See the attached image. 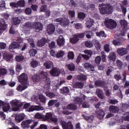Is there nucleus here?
<instances>
[{
	"label": "nucleus",
	"instance_id": "1",
	"mask_svg": "<svg viewBox=\"0 0 129 129\" xmlns=\"http://www.w3.org/2000/svg\"><path fill=\"white\" fill-rule=\"evenodd\" d=\"M101 15H111L113 12V7L110 4H101L99 6Z\"/></svg>",
	"mask_w": 129,
	"mask_h": 129
},
{
	"label": "nucleus",
	"instance_id": "2",
	"mask_svg": "<svg viewBox=\"0 0 129 129\" xmlns=\"http://www.w3.org/2000/svg\"><path fill=\"white\" fill-rule=\"evenodd\" d=\"M85 95H83L81 97H76L74 99V103L76 104H81L82 103V107L83 108H89L90 105L88 103V101L85 100Z\"/></svg>",
	"mask_w": 129,
	"mask_h": 129
},
{
	"label": "nucleus",
	"instance_id": "3",
	"mask_svg": "<svg viewBox=\"0 0 129 129\" xmlns=\"http://www.w3.org/2000/svg\"><path fill=\"white\" fill-rule=\"evenodd\" d=\"M31 123L33 124L30 127ZM37 124H38V122L34 121L33 119H27L24 120L22 122L21 126L24 129H28L29 127H30L31 129H34L35 126H37Z\"/></svg>",
	"mask_w": 129,
	"mask_h": 129
},
{
	"label": "nucleus",
	"instance_id": "4",
	"mask_svg": "<svg viewBox=\"0 0 129 129\" xmlns=\"http://www.w3.org/2000/svg\"><path fill=\"white\" fill-rule=\"evenodd\" d=\"M104 25L106 28L110 29V30H113L115 28H116L117 24L114 20L112 19H109L105 20L104 22Z\"/></svg>",
	"mask_w": 129,
	"mask_h": 129
},
{
	"label": "nucleus",
	"instance_id": "5",
	"mask_svg": "<svg viewBox=\"0 0 129 129\" xmlns=\"http://www.w3.org/2000/svg\"><path fill=\"white\" fill-rule=\"evenodd\" d=\"M23 103L18 102L12 101L11 102V106H12L13 111H19L20 108L23 106Z\"/></svg>",
	"mask_w": 129,
	"mask_h": 129
},
{
	"label": "nucleus",
	"instance_id": "6",
	"mask_svg": "<svg viewBox=\"0 0 129 129\" xmlns=\"http://www.w3.org/2000/svg\"><path fill=\"white\" fill-rule=\"evenodd\" d=\"M18 78V81L22 84H26L28 81V75L25 73H22Z\"/></svg>",
	"mask_w": 129,
	"mask_h": 129
},
{
	"label": "nucleus",
	"instance_id": "7",
	"mask_svg": "<svg viewBox=\"0 0 129 129\" xmlns=\"http://www.w3.org/2000/svg\"><path fill=\"white\" fill-rule=\"evenodd\" d=\"M38 75L39 76L40 80L45 81V82H49L50 79L48 78V73L47 72L42 71L38 74Z\"/></svg>",
	"mask_w": 129,
	"mask_h": 129
},
{
	"label": "nucleus",
	"instance_id": "8",
	"mask_svg": "<svg viewBox=\"0 0 129 129\" xmlns=\"http://www.w3.org/2000/svg\"><path fill=\"white\" fill-rule=\"evenodd\" d=\"M61 124L63 129H73V125L71 122H67L64 121H61Z\"/></svg>",
	"mask_w": 129,
	"mask_h": 129
},
{
	"label": "nucleus",
	"instance_id": "9",
	"mask_svg": "<svg viewBox=\"0 0 129 129\" xmlns=\"http://www.w3.org/2000/svg\"><path fill=\"white\" fill-rule=\"evenodd\" d=\"M95 85L97 87H102V88H104L107 85V84L104 81L99 80L95 82Z\"/></svg>",
	"mask_w": 129,
	"mask_h": 129
},
{
	"label": "nucleus",
	"instance_id": "10",
	"mask_svg": "<svg viewBox=\"0 0 129 129\" xmlns=\"http://www.w3.org/2000/svg\"><path fill=\"white\" fill-rule=\"evenodd\" d=\"M33 29H35L36 32H40L43 30V24L40 22H34L33 23Z\"/></svg>",
	"mask_w": 129,
	"mask_h": 129
},
{
	"label": "nucleus",
	"instance_id": "11",
	"mask_svg": "<svg viewBox=\"0 0 129 129\" xmlns=\"http://www.w3.org/2000/svg\"><path fill=\"white\" fill-rule=\"evenodd\" d=\"M128 51L127 49L123 47H120L117 48V53L119 56H123V55H126Z\"/></svg>",
	"mask_w": 129,
	"mask_h": 129
},
{
	"label": "nucleus",
	"instance_id": "12",
	"mask_svg": "<svg viewBox=\"0 0 129 129\" xmlns=\"http://www.w3.org/2000/svg\"><path fill=\"white\" fill-rule=\"evenodd\" d=\"M55 25L53 24H50L47 26L46 32L48 35H52L55 32Z\"/></svg>",
	"mask_w": 129,
	"mask_h": 129
},
{
	"label": "nucleus",
	"instance_id": "13",
	"mask_svg": "<svg viewBox=\"0 0 129 129\" xmlns=\"http://www.w3.org/2000/svg\"><path fill=\"white\" fill-rule=\"evenodd\" d=\"M13 58H14V55L12 53L5 52L3 54V58L7 62L11 61V60H13Z\"/></svg>",
	"mask_w": 129,
	"mask_h": 129
},
{
	"label": "nucleus",
	"instance_id": "14",
	"mask_svg": "<svg viewBox=\"0 0 129 129\" xmlns=\"http://www.w3.org/2000/svg\"><path fill=\"white\" fill-rule=\"evenodd\" d=\"M60 70L57 68H53L50 71V74L52 76H59L60 75Z\"/></svg>",
	"mask_w": 129,
	"mask_h": 129
},
{
	"label": "nucleus",
	"instance_id": "15",
	"mask_svg": "<svg viewBox=\"0 0 129 129\" xmlns=\"http://www.w3.org/2000/svg\"><path fill=\"white\" fill-rule=\"evenodd\" d=\"M7 28H8V24L6 23L5 19H1L0 20V30L2 31H6Z\"/></svg>",
	"mask_w": 129,
	"mask_h": 129
},
{
	"label": "nucleus",
	"instance_id": "16",
	"mask_svg": "<svg viewBox=\"0 0 129 129\" xmlns=\"http://www.w3.org/2000/svg\"><path fill=\"white\" fill-rule=\"evenodd\" d=\"M20 47V43L17 42H14L9 46V50L10 52H14V49H17Z\"/></svg>",
	"mask_w": 129,
	"mask_h": 129
},
{
	"label": "nucleus",
	"instance_id": "17",
	"mask_svg": "<svg viewBox=\"0 0 129 129\" xmlns=\"http://www.w3.org/2000/svg\"><path fill=\"white\" fill-rule=\"evenodd\" d=\"M122 75L123 77L122 81L125 82L124 88H126V87H128L129 86V81H126V71H123Z\"/></svg>",
	"mask_w": 129,
	"mask_h": 129
},
{
	"label": "nucleus",
	"instance_id": "18",
	"mask_svg": "<svg viewBox=\"0 0 129 129\" xmlns=\"http://www.w3.org/2000/svg\"><path fill=\"white\" fill-rule=\"evenodd\" d=\"M56 43L57 46L59 47H62L65 44V38L63 36H60L57 40Z\"/></svg>",
	"mask_w": 129,
	"mask_h": 129
},
{
	"label": "nucleus",
	"instance_id": "19",
	"mask_svg": "<svg viewBox=\"0 0 129 129\" xmlns=\"http://www.w3.org/2000/svg\"><path fill=\"white\" fill-rule=\"evenodd\" d=\"M46 43H49V40H47L46 38H42L37 42V46L38 47H43L45 46Z\"/></svg>",
	"mask_w": 129,
	"mask_h": 129
},
{
	"label": "nucleus",
	"instance_id": "20",
	"mask_svg": "<svg viewBox=\"0 0 129 129\" xmlns=\"http://www.w3.org/2000/svg\"><path fill=\"white\" fill-rule=\"evenodd\" d=\"M96 114L97 115V116L99 119H102L103 117H104L105 113L102 109H99L96 112Z\"/></svg>",
	"mask_w": 129,
	"mask_h": 129
},
{
	"label": "nucleus",
	"instance_id": "21",
	"mask_svg": "<svg viewBox=\"0 0 129 129\" xmlns=\"http://www.w3.org/2000/svg\"><path fill=\"white\" fill-rule=\"evenodd\" d=\"M96 94H97L98 97L100 99H103V98H104V94L103 93V91L100 89H96Z\"/></svg>",
	"mask_w": 129,
	"mask_h": 129
},
{
	"label": "nucleus",
	"instance_id": "22",
	"mask_svg": "<svg viewBox=\"0 0 129 129\" xmlns=\"http://www.w3.org/2000/svg\"><path fill=\"white\" fill-rule=\"evenodd\" d=\"M83 86H84V83L82 82H77L73 84L74 88L82 89Z\"/></svg>",
	"mask_w": 129,
	"mask_h": 129
},
{
	"label": "nucleus",
	"instance_id": "23",
	"mask_svg": "<svg viewBox=\"0 0 129 129\" xmlns=\"http://www.w3.org/2000/svg\"><path fill=\"white\" fill-rule=\"evenodd\" d=\"M44 108L41 106H32L29 109V111H34V110H43Z\"/></svg>",
	"mask_w": 129,
	"mask_h": 129
},
{
	"label": "nucleus",
	"instance_id": "24",
	"mask_svg": "<svg viewBox=\"0 0 129 129\" xmlns=\"http://www.w3.org/2000/svg\"><path fill=\"white\" fill-rule=\"evenodd\" d=\"M108 58L110 61L115 62V60H116V54L114 52H112L109 53Z\"/></svg>",
	"mask_w": 129,
	"mask_h": 129
},
{
	"label": "nucleus",
	"instance_id": "25",
	"mask_svg": "<svg viewBox=\"0 0 129 129\" xmlns=\"http://www.w3.org/2000/svg\"><path fill=\"white\" fill-rule=\"evenodd\" d=\"M84 67L85 69H89L91 71H95L94 66L89 62H86L84 64Z\"/></svg>",
	"mask_w": 129,
	"mask_h": 129
},
{
	"label": "nucleus",
	"instance_id": "26",
	"mask_svg": "<svg viewBox=\"0 0 129 129\" xmlns=\"http://www.w3.org/2000/svg\"><path fill=\"white\" fill-rule=\"evenodd\" d=\"M25 119V116L22 114H18L15 116V121L16 122H21Z\"/></svg>",
	"mask_w": 129,
	"mask_h": 129
},
{
	"label": "nucleus",
	"instance_id": "27",
	"mask_svg": "<svg viewBox=\"0 0 129 129\" xmlns=\"http://www.w3.org/2000/svg\"><path fill=\"white\" fill-rule=\"evenodd\" d=\"M53 116V113L52 112H47L46 113L45 115L43 117L42 119L44 121H46V120H49V119H51Z\"/></svg>",
	"mask_w": 129,
	"mask_h": 129
},
{
	"label": "nucleus",
	"instance_id": "28",
	"mask_svg": "<svg viewBox=\"0 0 129 129\" xmlns=\"http://www.w3.org/2000/svg\"><path fill=\"white\" fill-rule=\"evenodd\" d=\"M109 111L110 112H112V113H117L119 111V109L118 108V107L112 105L109 107Z\"/></svg>",
	"mask_w": 129,
	"mask_h": 129
},
{
	"label": "nucleus",
	"instance_id": "29",
	"mask_svg": "<svg viewBox=\"0 0 129 129\" xmlns=\"http://www.w3.org/2000/svg\"><path fill=\"white\" fill-rule=\"evenodd\" d=\"M78 41H79V38H78V36L76 34L75 35L73 36V37L71 38L70 39V43H71L73 45H75V44H76V43H77V42H78Z\"/></svg>",
	"mask_w": 129,
	"mask_h": 129
},
{
	"label": "nucleus",
	"instance_id": "30",
	"mask_svg": "<svg viewBox=\"0 0 129 129\" xmlns=\"http://www.w3.org/2000/svg\"><path fill=\"white\" fill-rule=\"evenodd\" d=\"M59 91L61 94H68L70 92V90L67 87H63L59 90Z\"/></svg>",
	"mask_w": 129,
	"mask_h": 129
},
{
	"label": "nucleus",
	"instance_id": "31",
	"mask_svg": "<svg viewBox=\"0 0 129 129\" xmlns=\"http://www.w3.org/2000/svg\"><path fill=\"white\" fill-rule=\"evenodd\" d=\"M67 108L69 110H76L77 109V105L75 103V104L71 103L67 106Z\"/></svg>",
	"mask_w": 129,
	"mask_h": 129
},
{
	"label": "nucleus",
	"instance_id": "32",
	"mask_svg": "<svg viewBox=\"0 0 129 129\" xmlns=\"http://www.w3.org/2000/svg\"><path fill=\"white\" fill-rule=\"evenodd\" d=\"M11 108V105L10 103H5L4 105L2 107V109L4 112H8Z\"/></svg>",
	"mask_w": 129,
	"mask_h": 129
},
{
	"label": "nucleus",
	"instance_id": "33",
	"mask_svg": "<svg viewBox=\"0 0 129 129\" xmlns=\"http://www.w3.org/2000/svg\"><path fill=\"white\" fill-rule=\"evenodd\" d=\"M34 23L28 22H26L25 24L24 25V28H25V29H29V30H31V29H32V28L34 29Z\"/></svg>",
	"mask_w": 129,
	"mask_h": 129
},
{
	"label": "nucleus",
	"instance_id": "34",
	"mask_svg": "<svg viewBox=\"0 0 129 129\" xmlns=\"http://www.w3.org/2000/svg\"><path fill=\"white\" fill-rule=\"evenodd\" d=\"M31 79L34 82H39L41 81L39 74H36L35 75L32 76Z\"/></svg>",
	"mask_w": 129,
	"mask_h": 129
},
{
	"label": "nucleus",
	"instance_id": "35",
	"mask_svg": "<svg viewBox=\"0 0 129 129\" xmlns=\"http://www.w3.org/2000/svg\"><path fill=\"white\" fill-rule=\"evenodd\" d=\"M12 23L13 25L17 26V25H19L20 23H21V20H20V19H19L18 17H13Z\"/></svg>",
	"mask_w": 129,
	"mask_h": 129
},
{
	"label": "nucleus",
	"instance_id": "36",
	"mask_svg": "<svg viewBox=\"0 0 129 129\" xmlns=\"http://www.w3.org/2000/svg\"><path fill=\"white\" fill-rule=\"evenodd\" d=\"M53 65V62L51 61H49L48 62H45L44 63V66L46 68V69H50V68H52Z\"/></svg>",
	"mask_w": 129,
	"mask_h": 129
},
{
	"label": "nucleus",
	"instance_id": "37",
	"mask_svg": "<svg viewBox=\"0 0 129 129\" xmlns=\"http://www.w3.org/2000/svg\"><path fill=\"white\" fill-rule=\"evenodd\" d=\"M116 64L118 69H122V67H123V63L122 62V61H121L119 59H117L116 61Z\"/></svg>",
	"mask_w": 129,
	"mask_h": 129
},
{
	"label": "nucleus",
	"instance_id": "38",
	"mask_svg": "<svg viewBox=\"0 0 129 129\" xmlns=\"http://www.w3.org/2000/svg\"><path fill=\"white\" fill-rule=\"evenodd\" d=\"M8 73V71L5 68H0V78L4 77Z\"/></svg>",
	"mask_w": 129,
	"mask_h": 129
},
{
	"label": "nucleus",
	"instance_id": "39",
	"mask_svg": "<svg viewBox=\"0 0 129 129\" xmlns=\"http://www.w3.org/2000/svg\"><path fill=\"white\" fill-rule=\"evenodd\" d=\"M45 94L46 96L49 97V98H54L55 96H56V94L53 92H51L49 91L45 92Z\"/></svg>",
	"mask_w": 129,
	"mask_h": 129
},
{
	"label": "nucleus",
	"instance_id": "40",
	"mask_svg": "<svg viewBox=\"0 0 129 129\" xmlns=\"http://www.w3.org/2000/svg\"><path fill=\"white\" fill-rule=\"evenodd\" d=\"M27 88H28L27 85L22 86L21 85H19L17 88V90H18V91L21 92L25 90V89H27Z\"/></svg>",
	"mask_w": 129,
	"mask_h": 129
},
{
	"label": "nucleus",
	"instance_id": "41",
	"mask_svg": "<svg viewBox=\"0 0 129 129\" xmlns=\"http://www.w3.org/2000/svg\"><path fill=\"white\" fill-rule=\"evenodd\" d=\"M120 25H121V27L125 29V28L127 27V21L124 20H121L120 21Z\"/></svg>",
	"mask_w": 129,
	"mask_h": 129
},
{
	"label": "nucleus",
	"instance_id": "42",
	"mask_svg": "<svg viewBox=\"0 0 129 129\" xmlns=\"http://www.w3.org/2000/svg\"><path fill=\"white\" fill-rule=\"evenodd\" d=\"M60 25L61 26H63L64 27L68 26V25H69V20L66 18H62V21H61Z\"/></svg>",
	"mask_w": 129,
	"mask_h": 129
},
{
	"label": "nucleus",
	"instance_id": "43",
	"mask_svg": "<svg viewBox=\"0 0 129 129\" xmlns=\"http://www.w3.org/2000/svg\"><path fill=\"white\" fill-rule=\"evenodd\" d=\"M68 69L70 71H75V65L73 63H70L68 64Z\"/></svg>",
	"mask_w": 129,
	"mask_h": 129
},
{
	"label": "nucleus",
	"instance_id": "44",
	"mask_svg": "<svg viewBox=\"0 0 129 129\" xmlns=\"http://www.w3.org/2000/svg\"><path fill=\"white\" fill-rule=\"evenodd\" d=\"M31 67L32 68H36L38 65H39V62L37 61L36 60H32L30 63Z\"/></svg>",
	"mask_w": 129,
	"mask_h": 129
},
{
	"label": "nucleus",
	"instance_id": "45",
	"mask_svg": "<svg viewBox=\"0 0 129 129\" xmlns=\"http://www.w3.org/2000/svg\"><path fill=\"white\" fill-rule=\"evenodd\" d=\"M85 17H86V14L84 12H80L78 14V18L80 20H84Z\"/></svg>",
	"mask_w": 129,
	"mask_h": 129
},
{
	"label": "nucleus",
	"instance_id": "46",
	"mask_svg": "<svg viewBox=\"0 0 129 129\" xmlns=\"http://www.w3.org/2000/svg\"><path fill=\"white\" fill-rule=\"evenodd\" d=\"M17 3L18 4V7H20V8H24L26 6L25 0H19Z\"/></svg>",
	"mask_w": 129,
	"mask_h": 129
},
{
	"label": "nucleus",
	"instance_id": "47",
	"mask_svg": "<svg viewBox=\"0 0 129 129\" xmlns=\"http://www.w3.org/2000/svg\"><path fill=\"white\" fill-rule=\"evenodd\" d=\"M15 58L17 62H21L23 61L24 59H25V57H24V56L22 55H19L16 56Z\"/></svg>",
	"mask_w": 129,
	"mask_h": 129
},
{
	"label": "nucleus",
	"instance_id": "48",
	"mask_svg": "<svg viewBox=\"0 0 129 129\" xmlns=\"http://www.w3.org/2000/svg\"><path fill=\"white\" fill-rule=\"evenodd\" d=\"M77 79L79 80V81H85V80H87V77L85 75H81L78 76Z\"/></svg>",
	"mask_w": 129,
	"mask_h": 129
},
{
	"label": "nucleus",
	"instance_id": "49",
	"mask_svg": "<svg viewBox=\"0 0 129 129\" xmlns=\"http://www.w3.org/2000/svg\"><path fill=\"white\" fill-rule=\"evenodd\" d=\"M93 23H94V21L93 20L90 19V20L87 22V28L90 29L92 26H93Z\"/></svg>",
	"mask_w": 129,
	"mask_h": 129
},
{
	"label": "nucleus",
	"instance_id": "50",
	"mask_svg": "<svg viewBox=\"0 0 129 129\" xmlns=\"http://www.w3.org/2000/svg\"><path fill=\"white\" fill-rule=\"evenodd\" d=\"M29 54L31 57L35 56V55L37 54V49H32L29 50Z\"/></svg>",
	"mask_w": 129,
	"mask_h": 129
},
{
	"label": "nucleus",
	"instance_id": "51",
	"mask_svg": "<svg viewBox=\"0 0 129 129\" xmlns=\"http://www.w3.org/2000/svg\"><path fill=\"white\" fill-rule=\"evenodd\" d=\"M110 45L108 44H106L104 46V50L106 53H109L110 51Z\"/></svg>",
	"mask_w": 129,
	"mask_h": 129
},
{
	"label": "nucleus",
	"instance_id": "52",
	"mask_svg": "<svg viewBox=\"0 0 129 129\" xmlns=\"http://www.w3.org/2000/svg\"><path fill=\"white\" fill-rule=\"evenodd\" d=\"M96 34L98 37H106V35H105V33L103 31L97 32Z\"/></svg>",
	"mask_w": 129,
	"mask_h": 129
},
{
	"label": "nucleus",
	"instance_id": "53",
	"mask_svg": "<svg viewBox=\"0 0 129 129\" xmlns=\"http://www.w3.org/2000/svg\"><path fill=\"white\" fill-rule=\"evenodd\" d=\"M55 103H57V100H50L48 103L49 107L53 106Z\"/></svg>",
	"mask_w": 129,
	"mask_h": 129
},
{
	"label": "nucleus",
	"instance_id": "54",
	"mask_svg": "<svg viewBox=\"0 0 129 129\" xmlns=\"http://www.w3.org/2000/svg\"><path fill=\"white\" fill-rule=\"evenodd\" d=\"M103 89L105 92L106 95H107V96H110V92H109V89H108V86H107V85L103 88Z\"/></svg>",
	"mask_w": 129,
	"mask_h": 129
},
{
	"label": "nucleus",
	"instance_id": "55",
	"mask_svg": "<svg viewBox=\"0 0 129 129\" xmlns=\"http://www.w3.org/2000/svg\"><path fill=\"white\" fill-rule=\"evenodd\" d=\"M101 61V56H98L95 59V62L97 65H99V64H100Z\"/></svg>",
	"mask_w": 129,
	"mask_h": 129
},
{
	"label": "nucleus",
	"instance_id": "56",
	"mask_svg": "<svg viewBox=\"0 0 129 129\" xmlns=\"http://www.w3.org/2000/svg\"><path fill=\"white\" fill-rule=\"evenodd\" d=\"M85 45L86 47H87V48H92L93 46V44L90 41H86Z\"/></svg>",
	"mask_w": 129,
	"mask_h": 129
},
{
	"label": "nucleus",
	"instance_id": "57",
	"mask_svg": "<svg viewBox=\"0 0 129 129\" xmlns=\"http://www.w3.org/2000/svg\"><path fill=\"white\" fill-rule=\"evenodd\" d=\"M6 8V2L5 1H2L0 2V9L5 10Z\"/></svg>",
	"mask_w": 129,
	"mask_h": 129
},
{
	"label": "nucleus",
	"instance_id": "58",
	"mask_svg": "<svg viewBox=\"0 0 129 129\" xmlns=\"http://www.w3.org/2000/svg\"><path fill=\"white\" fill-rule=\"evenodd\" d=\"M39 99L41 101V102H43L45 103L46 102V97H45L43 95H39Z\"/></svg>",
	"mask_w": 129,
	"mask_h": 129
},
{
	"label": "nucleus",
	"instance_id": "59",
	"mask_svg": "<svg viewBox=\"0 0 129 129\" xmlns=\"http://www.w3.org/2000/svg\"><path fill=\"white\" fill-rule=\"evenodd\" d=\"M64 55V51H60L57 53H56V58H62Z\"/></svg>",
	"mask_w": 129,
	"mask_h": 129
},
{
	"label": "nucleus",
	"instance_id": "60",
	"mask_svg": "<svg viewBox=\"0 0 129 129\" xmlns=\"http://www.w3.org/2000/svg\"><path fill=\"white\" fill-rule=\"evenodd\" d=\"M26 15L30 16L32 14V9L30 8H27L25 10Z\"/></svg>",
	"mask_w": 129,
	"mask_h": 129
},
{
	"label": "nucleus",
	"instance_id": "61",
	"mask_svg": "<svg viewBox=\"0 0 129 129\" xmlns=\"http://www.w3.org/2000/svg\"><path fill=\"white\" fill-rule=\"evenodd\" d=\"M108 102L110 103V104H116L118 102V101L117 100L113 99H109Z\"/></svg>",
	"mask_w": 129,
	"mask_h": 129
},
{
	"label": "nucleus",
	"instance_id": "62",
	"mask_svg": "<svg viewBox=\"0 0 129 129\" xmlns=\"http://www.w3.org/2000/svg\"><path fill=\"white\" fill-rule=\"evenodd\" d=\"M114 78L117 81H119V80H121V75L120 74H115L114 76Z\"/></svg>",
	"mask_w": 129,
	"mask_h": 129
},
{
	"label": "nucleus",
	"instance_id": "63",
	"mask_svg": "<svg viewBox=\"0 0 129 129\" xmlns=\"http://www.w3.org/2000/svg\"><path fill=\"white\" fill-rule=\"evenodd\" d=\"M69 59H74V53L72 51L69 52L68 54Z\"/></svg>",
	"mask_w": 129,
	"mask_h": 129
},
{
	"label": "nucleus",
	"instance_id": "64",
	"mask_svg": "<svg viewBox=\"0 0 129 129\" xmlns=\"http://www.w3.org/2000/svg\"><path fill=\"white\" fill-rule=\"evenodd\" d=\"M112 44H114V46H117L118 47L121 46V42H120V41H117L116 40H113Z\"/></svg>",
	"mask_w": 129,
	"mask_h": 129
}]
</instances>
